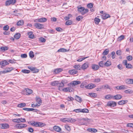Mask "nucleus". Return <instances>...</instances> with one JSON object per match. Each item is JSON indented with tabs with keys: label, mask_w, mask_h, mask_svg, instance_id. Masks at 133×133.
I'll return each instance as SVG.
<instances>
[{
	"label": "nucleus",
	"mask_w": 133,
	"mask_h": 133,
	"mask_svg": "<svg viewBox=\"0 0 133 133\" xmlns=\"http://www.w3.org/2000/svg\"><path fill=\"white\" fill-rule=\"evenodd\" d=\"M26 104L25 103H22L18 105V107L19 108H23L25 107Z\"/></svg>",
	"instance_id": "7c9ffc66"
},
{
	"label": "nucleus",
	"mask_w": 133,
	"mask_h": 133,
	"mask_svg": "<svg viewBox=\"0 0 133 133\" xmlns=\"http://www.w3.org/2000/svg\"><path fill=\"white\" fill-rule=\"evenodd\" d=\"M96 85L92 83L89 84L88 85L86 86L85 87L88 89H91L96 87Z\"/></svg>",
	"instance_id": "1a4fd4ad"
},
{
	"label": "nucleus",
	"mask_w": 133,
	"mask_h": 133,
	"mask_svg": "<svg viewBox=\"0 0 133 133\" xmlns=\"http://www.w3.org/2000/svg\"><path fill=\"white\" fill-rule=\"evenodd\" d=\"M54 129L56 131L60 132L61 130V129L59 126H55L53 127Z\"/></svg>",
	"instance_id": "4468645a"
},
{
	"label": "nucleus",
	"mask_w": 133,
	"mask_h": 133,
	"mask_svg": "<svg viewBox=\"0 0 133 133\" xmlns=\"http://www.w3.org/2000/svg\"><path fill=\"white\" fill-rule=\"evenodd\" d=\"M83 17L82 16H79L76 17V19L78 21H80L81 19H82Z\"/></svg>",
	"instance_id": "13d9d810"
},
{
	"label": "nucleus",
	"mask_w": 133,
	"mask_h": 133,
	"mask_svg": "<svg viewBox=\"0 0 133 133\" xmlns=\"http://www.w3.org/2000/svg\"><path fill=\"white\" fill-rule=\"evenodd\" d=\"M110 16L109 14H103L102 15L103 18L104 19H105L108 18L110 17Z\"/></svg>",
	"instance_id": "393cba45"
},
{
	"label": "nucleus",
	"mask_w": 133,
	"mask_h": 133,
	"mask_svg": "<svg viewBox=\"0 0 133 133\" xmlns=\"http://www.w3.org/2000/svg\"><path fill=\"white\" fill-rule=\"evenodd\" d=\"M58 81H54L51 83V85L53 86H58Z\"/></svg>",
	"instance_id": "473e14b6"
},
{
	"label": "nucleus",
	"mask_w": 133,
	"mask_h": 133,
	"mask_svg": "<svg viewBox=\"0 0 133 133\" xmlns=\"http://www.w3.org/2000/svg\"><path fill=\"white\" fill-rule=\"evenodd\" d=\"M87 130L89 132H96L97 131L96 129L94 128H88L87 129Z\"/></svg>",
	"instance_id": "c756f323"
},
{
	"label": "nucleus",
	"mask_w": 133,
	"mask_h": 133,
	"mask_svg": "<svg viewBox=\"0 0 133 133\" xmlns=\"http://www.w3.org/2000/svg\"><path fill=\"white\" fill-rule=\"evenodd\" d=\"M101 81L100 79L99 78L95 79L94 80V82L98 83L100 82Z\"/></svg>",
	"instance_id": "338daca9"
},
{
	"label": "nucleus",
	"mask_w": 133,
	"mask_h": 133,
	"mask_svg": "<svg viewBox=\"0 0 133 133\" xmlns=\"http://www.w3.org/2000/svg\"><path fill=\"white\" fill-rule=\"evenodd\" d=\"M23 109L25 110H26L28 111H32L33 110H34V112H36L37 111V110L36 109H35L33 108H24Z\"/></svg>",
	"instance_id": "412c9836"
},
{
	"label": "nucleus",
	"mask_w": 133,
	"mask_h": 133,
	"mask_svg": "<svg viewBox=\"0 0 133 133\" xmlns=\"http://www.w3.org/2000/svg\"><path fill=\"white\" fill-rule=\"evenodd\" d=\"M124 38V35H122L119 37L118 38V41H120L123 39Z\"/></svg>",
	"instance_id": "c03bdc74"
},
{
	"label": "nucleus",
	"mask_w": 133,
	"mask_h": 133,
	"mask_svg": "<svg viewBox=\"0 0 133 133\" xmlns=\"http://www.w3.org/2000/svg\"><path fill=\"white\" fill-rule=\"evenodd\" d=\"M72 23V21L71 20H68L65 23V24L66 25H69L71 24Z\"/></svg>",
	"instance_id": "de8ad7c7"
},
{
	"label": "nucleus",
	"mask_w": 133,
	"mask_h": 133,
	"mask_svg": "<svg viewBox=\"0 0 133 133\" xmlns=\"http://www.w3.org/2000/svg\"><path fill=\"white\" fill-rule=\"evenodd\" d=\"M12 121L13 122H17V123H19V119H12Z\"/></svg>",
	"instance_id": "680f3d73"
},
{
	"label": "nucleus",
	"mask_w": 133,
	"mask_h": 133,
	"mask_svg": "<svg viewBox=\"0 0 133 133\" xmlns=\"http://www.w3.org/2000/svg\"><path fill=\"white\" fill-rule=\"evenodd\" d=\"M107 105L111 107H114L116 106V103L114 101H110L107 103Z\"/></svg>",
	"instance_id": "39448f33"
},
{
	"label": "nucleus",
	"mask_w": 133,
	"mask_h": 133,
	"mask_svg": "<svg viewBox=\"0 0 133 133\" xmlns=\"http://www.w3.org/2000/svg\"><path fill=\"white\" fill-rule=\"evenodd\" d=\"M28 130L30 132H32L34 131V129L30 127L28 128Z\"/></svg>",
	"instance_id": "69168bd1"
},
{
	"label": "nucleus",
	"mask_w": 133,
	"mask_h": 133,
	"mask_svg": "<svg viewBox=\"0 0 133 133\" xmlns=\"http://www.w3.org/2000/svg\"><path fill=\"white\" fill-rule=\"evenodd\" d=\"M9 64L8 62L6 60L0 62V65L3 66H5Z\"/></svg>",
	"instance_id": "ddd939ff"
},
{
	"label": "nucleus",
	"mask_w": 133,
	"mask_h": 133,
	"mask_svg": "<svg viewBox=\"0 0 133 133\" xmlns=\"http://www.w3.org/2000/svg\"><path fill=\"white\" fill-rule=\"evenodd\" d=\"M127 126L128 127L133 128V124L132 123H128L127 124Z\"/></svg>",
	"instance_id": "0e129e2a"
},
{
	"label": "nucleus",
	"mask_w": 133,
	"mask_h": 133,
	"mask_svg": "<svg viewBox=\"0 0 133 133\" xmlns=\"http://www.w3.org/2000/svg\"><path fill=\"white\" fill-rule=\"evenodd\" d=\"M109 50L108 49H106L103 52V55H107L109 52Z\"/></svg>",
	"instance_id": "4c0bfd02"
},
{
	"label": "nucleus",
	"mask_w": 133,
	"mask_h": 133,
	"mask_svg": "<svg viewBox=\"0 0 133 133\" xmlns=\"http://www.w3.org/2000/svg\"><path fill=\"white\" fill-rule=\"evenodd\" d=\"M40 23L45 22L47 20V19L44 17L40 18Z\"/></svg>",
	"instance_id": "e433bc0d"
},
{
	"label": "nucleus",
	"mask_w": 133,
	"mask_h": 133,
	"mask_svg": "<svg viewBox=\"0 0 133 133\" xmlns=\"http://www.w3.org/2000/svg\"><path fill=\"white\" fill-rule=\"evenodd\" d=\"M113 96L110 95H106L105 97V98L106 99H110L112 98Z\"/></svg>",
	"instance_id": "f704fd0d"
},
{
	"label": "nucleus",
	"mask_w": 133,
	"mask_h": 133,
	"mask_svg": "<svg viewBox=\"0 0 133 133\" xmlns=\"http://www.w3.org/2000/svg\"><path fill=\"white\" fill-rule=\"evenodd\" d=\"M63 70V69L61 68H58L55 69L54 71V72L55 74H57L61 72Z\"/></svg>",
	"instance_id": "2eb2a0df"
},
{
	"label": "nucleus",
	"mask_w": 133,
	"mask_h": 133,
	"mask_svg": "<svg viewBox=\"0 0 133 133\" xmlns=\"http://www.w3.org/2000/svg\"><path fill=\"white\" fill-rule=\"evenodd\" d=\"M8 49L9 47L8 46H2L0 48V51L3 52L8 50Z\"/></svg>",
	"instance_id": "dca6fc26"
},
{
	"label": "nucleus",
	"mask_w": 133,
	"mask_h": 133,
	"mask_svg": "<svg viewBox=\"0 0 133 133\" xmlns=\"http://www.w3.org/2000/svg\"><path fill=\"white\" fill-rule=\"evenodd\" d=\"M26 95H29L31 94L32 92V90L29 89H26Z\"/></svg>",
	"instance_id": "b1692460"
},
{
	"label": "nucleus",
	"mask_w": 133,
	"mask_h": 133,
	"mask_svg": "<svg viewBox=\"0 0 133 133\" xmlns=\"http://www.w3.org/2000/svg\"><path fill=\"white\" fill-rule=\"evenodd\" d=\"M88 11H89L88 9H85V8H84V9L83 10V12L82 13V15H84L87 12H88Z\"/></svg>",
	"instance_id": "864d4df0"
},
{
	"label": "nucleus",
	"mask_w": 133,
	"mask_h": 133,
	"mask_svg": "<svg viewBox=\"0 0 133 133\" xmlns=\"http://www.w3.org/2000/svg\"><path fill=\"white\" fill-rule=\"evenodd\" d=\"M19 121L20 122L24 123L26 122V121L25 119V118H19Z\"/></svg>",
	"instance_id": "4d7b16f0"
},
{
	"label": "nucleus",
	"mask_w": 133,
	"mask_h": 133,
	"mask_svg": "<svg viewBox=\"0 0 133 133\" xmlns=\"http://www.w3.org/2000/svg\"><path fill=\"white\" fill-rule=\"evenodd\" d=\"M75 99L76 101L79 103H81L82 101V99L81 97L77 95L75 97Z\"/></svg>",
	"instance_id": "5701e85b"
},
{
	"label": "nucleus",
	"mask_w": 133,
	"mask_h": 133,
	"mask_svg": "<svg viewBox=\"0 0 133 133\" xmlns=\"http://www.w3.org/2000/svg\"><path fill=\"white\" fill-rule=\"evenodd\" d=\"M16 2V0H10L6 1L5 2V5L8 6L10 4H14Z\"/></svg>",
	"instance_id": "7ed1b4c3"
},
{
	"label": "nucleus",
	"mask_w": 133,
	"mask_h": 133,
	"mask_svg": "<svg viewBox=\"0 0 133 133\" xmlns=\"http://www.w3.org/2000/svg\"><path fill=\"white\" fill-rule=\"evenodd\" d=\"M100 21V19L99 18H95L94 19L95 22L96 24H98Z\"/></svg>",
	"instance_id": "79ce46f5"
},
{
	"label": "nucleus",
	"mask_w": 133,
	"mask_h": 133,
	"mask_svg": "<svg viewBox=\"0 0 133 133\" xmlns=\"http://www.w3.org/2000/svg\"><path fill=\"white\" fill-rule=\"evenodd\" d=\"M128 102L127 100H121L118 102V103L119 105H121L122 104H125L126 103Z\"/></svg>",
	"instance_id": "aec40b11"
},
{
	"label": "nucleus",
	"mask_w": 133,
	"mask_h": 133,
	"mask_svg": "<svg viewBox=\"0 0 133 133\" xmlns=\"http://www.w3.org/2000/svg\"><path fill=\"white\" fill-rule=\"evenodd\" d=\"M124 92L126 94L132 93L133 92L130 89L125 90V91Z\"/></svg>",
	"instance_id": "6e6d98bb"
},
{
	"label": "nucleus",
	"mask_w": 133,
	"mask_h": 133,
	"mask_svg": "<svg viewBox=\"0 0 133 133\" xmlns=\"http://www.w3.org/2000/svg\"><path fill=\"white\" fill-rule=\"evenodd\" d=\"M88 57H83V58H79L78 59L77 61L78 62H81L83 60L85 59L88 58Z\"/></svg>",
	"instance_id": "5fc2aeb1"
},
{
	"label": "nucleus",
	"mask_w": 133,
	"mask_h": 133,
	"mask_svg": "<svg viewBox=\"0 0 133 133\" xmlns=\"http://www.w3.org/2000/svg\"><path fill=\"white\" fill-rule=\"evenodd\" d=\"M13 69V68L12 67H10V68L8 67V68H6L5 69V70L1 71V72H2V73L3 74H5L8 72H10Z\"/></svg>",
	"instance_id": "9d476101"
},
{
	"label": "nucleus",
	"mask_w": 133,
	"mask_h": 133,
	"mask_svg": "<svg viewBox=\"0 0 133 133\" xmlns=\"http://www.w3.org/2000/svg\"><path fill=\"white\" fill-rule=\"evenodd\" d=\"M36 100V102L38 103V104L39 105H40L42 103V101L41 99L39 98H37Z\"/></svg>",
	"instance_id": "37998d69"
},
{
	"label": "nucleus",
	"mask_w": 133,
	"mask_h": 133,
	"mask_svg": "<svg viewBox=\"0 0 133 133\" xmlns=\"http://www.w3.org/2000/svg\"><path fill=\"white\" fill-rule=\"evenodd\" d=\"M56 29L57 31L60 32L62 31L63 30V29L60 27L56 28Z\"/></svg>",
	"instance_id": "bf43d9fd"
},
{
	"label": "nucleus",
	"mask_w": 133,
	"mask_h": 133,
	"mask_svg": "<svg viewBox=\"0 0 133 133\" xmlns=\"http://www.w3.org/2000/svg\"><path fill=\"white\" fill-rule=\"evenodd\" d=\"M69 50H67L64 48H60L59 49L58 51V52H66L68 51Z\"/></svg>",
	"instance_id": "a878e982"
},
{
	"label": "nucleus",
	"mask_w": 133,
	"mask_h": 133,
	"mask_svg": "<svg viewBox=\"0 0 133 133\" xmlns=\"http://www.w3.org/2000/svg\"><path fill=\"white\" fill-rule=\"evenodd\" d=\"M87 6L88 8H91L93 6V4L92 3H90L88 4Z\"/></svg>",
	"instance_id": "09e8293b"
},
{
	"label": "nucleus",
	"mask_w": 133,
	"mask_h": 133,
	"mask_svg": "<svg viewBox=\"0 0 133 133\" xmlns=\"http://www.w3.org/2000/svg\"><path fill=\"white\" fill-rule=\"evenodd\" d=\"M87 67H75V69L79 70H85L87 69Z\"/></svg>",
	"instance_id": "bb28decb"
},
{
	"label": "nucleus",
	"mask_w": 133,
	"mask_h": 133,
	"mask_svg": "<svg viewBox=\"0 0 133 133\" xmlns=\"http://www.w3.org/2000/svg\"><path fill=\"white\" fill-rule=\"evenodd\" d=\"M116 89L118 90H124L125 89V88L124 85H122L119 86H117L115 87Z\"/></svg>",
	"instance_id": "4be33fe9"
},
{
	"label": "nucleus",
	"mask_w": 133,
	"mask_h": 133,
	"mask_svg": "<svg viewBox=\"0 0 133 133\" xmlns=\"http://www.w3.org/2000/svg\"><path fill=\"white\" fill-rule=\"evenodd\" d=\"M80 122H79V124L81 125H84L86 123V119L83 118V119H80Z\"/></svg>",
	"instance_id": "a211bd4d"
},
{
	"label": "nucleus",
	"mask_w": 133,
	"mask_h": 133,
	"mask_svg": "<svg viewBox=\"0 0 133 133\" xmlns=\"http://www.w3.org/2000/svg\"><path fill=\"white\" fill-rule=\"evenodd\" d=\"M127 59L129 61L133 59L131 55L127 57Z\"/></svg>",
	"instance_id": "8fccbe9b"
},
{
	"label": "nucleus",
	"mask_w": 133,
	"mask_h": 133,
	"mask_svg": "<svg viewBox=\"0 0 133 133\" xmlns=\"http://www.w3.org/2000/svg\"><path fill=\"white\" fill-rule=\"evenodd\" d=\"M64 81H62L61 83H58V86L59 87H62L64 86Z\"/></svg>",
	"instance_id": "c85d7f7f"
},
{
	"label": "nucleus",
	"mask_w": 133,
	"mask_h": 133,
	"mask_svg": "<svg viewBox=\"0 0 133 133\" xmlns=\"http://www.w3.org/2000/svg\"><path fill=\"white\" fill-rule=\"evenodd\" d=\"M33 33V32H30L28 33V35L29 38L31 39L35 38V37Z\"/></svg>",
	"instance_id": "f3484780"
},
{
	"label": "nucleus",
	"mask_w": 133,
	"mask_h": 133,
	"mask_svg": "<svg viewBox=\"0 0 133 133\" xmlns=\"http://www.w3.org/2000/svg\"><path fill=\"white\" fill-rule=\"evenodd\" d=\"M78 11L80 12H82L83 11L84 9V7H78Z\"/></svg>",
	"instance_id": "c9c22d12"
},
{
	"label": "nucleus",
	"mask_w": 133,
	"mask_h": 133,
	"mask_svg": "<svg viewBox=\"0 0 133 133\" xmlns=\"http://www.w3.org/2000/svg\"><path fill=\"white\" fill-rule=\"evenodd\" d=\"M29 56L31 58H33L34 57V52L32 51H30L29 53Z\"/></svg>",
	"instance_id": "a18cd8bd"
},
{
	"label": "nucleus",
	"mask_w": 133,
	"mask_h": 133,
	"mask_svg": "<svg viewBox=\"0 0 133 133\" xmlns=\"http://www.w3.org/2000/svg\"><path fill=\"white\" fill-rule=\"evenodd\" d=\"M76 120L74 118H68V122H74L76 121Z\"/></svg>",
	"instance_id": "a19ab883"
},
{
	"label": "nucleus",
	"mask_w": 133,
	"mask_h": 133,
	"mask_svg": "<svg viewBox=\"0 0 133 133\" xmlns=\"http://www.w3.org/2000/svg\"><path fill=\"white\" fill-rule=\"evenodd\" d=\"M60 121L63 122H68V118H61L60 119Z\"/></svg>",
	"instance_id": "72a5a7b5"
},
{
	"label": "nucleus",
	"mask_w": 133,
	"mask_h": 133,
	"mask_svg": "<svg viewBox=\"0 0 133 133\" xmlns=\"http://www.w3.org/2000/svg\"><path fill=\"white\" fill-rule=\"evenodd\" d=\"M65 129L68 131H70L71 130L70 127L69 125H65L64 126Z\"/></svg>",
	"instance_id": "49530a36"
},
{
	"label": "nucleus",
	"mask_w": 133,
	"mask_h": 133,
	"mask_svg": "<svg viewBox=\"0 0 133 133\" xmlns=\"http://www.w3.org/2000/svg\"><path fill=\"white\" fill-rule=\"evenodd\" d=\"M73 89L72 88L68 87L63 88L62 89V90L65 92L69 91L70 92H71L72 91Z\"/></svg>",
	"instance_id": "f8f14e48"
},
{
	"label": "nucleus",
	"mask_w": 133,
	"mask_h": 133,
	"mask_svg": "<svg viewBox=\"0 0 133 133\" xmlns=\"http://www.w3.org/2000/svg\"><path fill=\"white\" fill-rule=\"evenodd\" d=\"M34 73H37L39 71V69L36 67H28Z\"/></svg>",
	"instance_id": "423d86ee"
},
{
	"label": "nucleus",
	"mask_w": 133,
	"mask_h": 133,
	"mask_svg": "<svg viewBox=\"0 0 133 133\" xmlns=\"http://www.w3.org/2000/svg\"><path fill=\"white\" fill-rule=\"evenodd\" d=\"M28 123L35 127H42L46 125L45 123L40 122H37L35 121H29Z\"/></svg>",
	"instance_id": "f257e3e1"
},
{
	"label": "nucleus",
	"mask_w": 133,
	"mask_h": 133,
	"mask_svg": "<svg viewBox=\"0 0 133 133\" xmlns=\"http://www.w3.org/2000/svg\"><path fill=\"white\" fill-rule=\"evenodd\" d=\"M21 71L24 73H29L30 72V71L26 69L22 70Z\"/></svg>",
	"instance_id": "603ef678"
},
{
	"label": "nucleus",
	"mask_w": 133,
	"mask_h": 133,
	"mask_svg": "<svg viewBox=\"0 0 133 133\" xmlns=\"http://www.w3.org/2000/svg\"><path fill=\"white\" fill-rule=\"evenodd\" d=\"M17 128L18 129H21L27 127V125L21 123L17 124L16 125Z\"/></svg>",
	"instance_id": "20e7f679"
},
{
	"label": "nucleus",
	"mask_w": 133,
	"mask_h": 133,
	"mask_svg": "<svg viewBox=\"0 0 133 133\" xmlns=\"http://www.w3.org/2000/svg\"><path fill=\"white\" fill-rule=\"evenodd\" d=\"M81 112L83 113H88L89 112V110L87 109H81Z\"/></svg>",
	"instance_id": "ea45409f"
},
{
	"label": "nucleus",
	"mask_w": 133,
	"mask_h": 133,
	"mask_svg": "<svg viewBox=\"0 0 133 133\" xmlns=\"http://www.w3.org/2000/svg\"><path fill=\"white\" fill-rule=\"evenodd\" d=\"M34 25L36 28L39 29H41L44 28V25L43 24L39 23H35Z\"/></svg>",
	"instance_id": "f03ea898"
},
{
	"label": "nucleus",
	"mask_w": 133,
	"mask_h": 133,
	"mask_svg": "<svg viewBox=\"0 0 133 133\" xmlns=\"http://www.w3.org/2000/svg\"><path fill=\"white\" fill-rule=\"evenodd\" d=\"M122 97V96L120 94H118L112 97V98L116 100H119L121 99Z\"/></svg>",
	"instance_id": "9b49d317"
},
{
	"label": "nucleus",
	"mask_w": 133,
	"mask_h": 133,
	"mask_svg": "<svg viewBox=\"0 0 133 133\" xmlns=\"http://www.w3.org/2000/svg\"><path fill=\"white\" fill-rule=\"evenodd\" d=\"M81 83L80 81H74L71 82L70 83V86L72 87Z\"/></svg>",
	"instance_id": "6e6552de"
},
{
	"label": "nucleus",
	"mask_w": 133,
	"mask_h": 133,
	"mask_svg": "<svg viewBox=\"0 0 133 133\" xmlns=\"http://www.w3.org/2000/svg\"><path fill=\"white\" fill-rule=\"evenodd\" d=\"M21 36V34L19 33H17L14 36V37L16 39H17L19 38Z\"/></svg>",
	"instance_id": "cd10ccee"
},
{
	"label": "nucleus",
	"mask_w": 133,
	"mask_h": 133,
	"mask_svg": "<svg viewBox=\"0 0 133 133\" xmlns=\"http://www.w3.org/2000/svg\"><path fill=\"white\" fill-rule=\"evenodd\" d=\"M9 127V125L8 124L3 123L0 124V128L3 129H6Z\"/></svg>",
	"instance_id": "0eeeda50"
},
{
	"label": "nucleus",
	"mask_w": 133,
	"mask_h": 133,
	"mask_svg": "<svg viewBox=\"0 0 133 133\" xmlns=\"http://www.w3.org/2000/svg\"><path fill=\"white\" fill-rule=\"evenodd\" d=\"M90 64L88 62H87L84 63L82 65V66L83 67L84 66H90Z\"/></svg>",
	"instance_id": "052dcab7"
},
{
	"label": "nucleus",
	"mask_w": 133,
	"mask_h": 133,
	"mask_svg": "<svg viewBox=\"0 0 133 133\" xmlns=\"http://www.w3.org/2000/svg\"><path fill=\"white\" fill-rule=\"evenodd\" d=\"M9 26L8 25H6L3 27V29L4 30H7L9 29Z\"/></svg>",
	"instance_id": "e2e57ef3"
},
{
	"label": "nucleus",
	"mask_w": 133,
	"mask_h": 133,
	"mask_svg": "<svg viewBox=\"0 0 133 133\" xmlns=\"http://www.w3.org/2000/svg\"><path fill=\"white\" fill-rule=\"evenodd\" d=\"M104 64L105 66H108L111 65V63L109 61H108L104 63Z\"/></svg>",
	"instance_id": "58836bf2"
},
{
	"label": "nucleus",
	"mask_w": 133,
	"mask_h": 133,
	"mask_svg": "<svg viewBox=\"0 0 133 133\" xmlns=\"http://www.w3.org/2000/svg\"><path fill=\"white\" fill-rule=\"evenodd\" d=\"M24 22L23 20H20L18 21L17 23V25L20 26L24 24Z\"/></svg>",
	"instance_id": "2f4dec72"
},
{
	"label": "nucleus",
	"mask_w": 133,
	"mask_h": 133,
	"mask_svg": "<svg viewBox=\"0 0 133 133\" xmlns=\"http://www.w3.org/2000/svg\"><path fill=\"white\" fill-rule=\"evenodd\" d=\"M126 82L129 84H132L131 82V79H128L126 80Z\"/></svg>",
	"instance_id": "774afa93"
},
{
	"label": "nucleus",
	"mask_w": 133,
	"mask_h": 133,
	"mask_svg": "<svg viewBox=\"0 0 133 133\" xmlns=\"http://www.w3.org/2000/svg\"><path fill=\"white\" fill-rule=\"evenodd\" d=\"M77 72V71L76 70L73 69L69 70V73L70 74L74 75L76 74Z\"/></svg>",
	"instance_id": "6ab92c4d"
},
{
	"label": "nucleus",
	"mask_w": 133,
	"mask_h": 133,
	"mask_svg": "<svg viewBox=\"0 0 133 133\" xmlns=\"http://www.w3.org/2000/svg\"><path fill=\"white\" fill-rule=\"evenodd\" d=\"M89 95L93 97H95L97 96L96 94L95 93H89Z\"/></svg>",
	"instance_id": "3c124183"
}]
</instances>
